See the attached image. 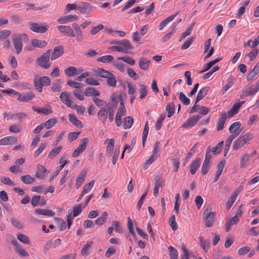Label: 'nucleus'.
<instances>
[{
  "instance_id": "f257e3e1",
  "label": "nucleus",
  "mask_w": 259,
  "mask_h": 259,
  "mask_svg": "<svg viewBox=\"0 0 259 259\" xmlns=\"http://www.w3.org/2000/svg\"><path fill=\"white\" fill-rule=\"evenodd\" d=\"M58 30L69 37H76V40L78 42H81L83 40V34L79 26L77 23H73L72 27L66 25H60L58 27Z\"/></svg>"
},
{
  "instance_id": "f03ea898",
  "label": "nucleus",
  "mask_w": 259,
  "mask_h": 259,
  "mask_svg": "<svg viewBox=\"0 0 259 259\" xmlns=\"http://www.w3.org/2000/svg\"><path fill=\"white\" fill-rule=\"evenodd\" d=\"M112 45H117L118 46H113L109 48V50L113 51H117L124 53H128V50L134 49V47L132 45L130 41L127 39L122 40H112L110 42Z\"/></svg>"
},
{
  "instance_id": "7ed1b4c3",
  "label": "nucleus",
  "mask_w": 259,
  "mask_h": 259,
  "mask_svg": "<svg viewBox=\"0 0 259 259\" xmlns=\"http://www.w3.org/2000/svg\"><path fill=\"white\" fill-rule=\"evenodd\" d=\"M51 52L52 51L50 49L47 50L40 57L36 59V62L38 66L45 69L50 68L51 64L49 61V59Z\"/></svg>"
},
{
  "instance_id": "20e7f679",
  "label": "nucleus",
  "mask_w": 259,
  "mask_h": 259,
  "mask_svg": "<svg viewBox=\"0 0 259 259\" xmlns=\"http://www.w3.org/2000/svg\"><path fill=\"white\" fill-rule=\"evenodd\" d=\"M215 212L211 211L209 207L206 208L203 213V220L205 223V226L210 228L214 223Z\"/></svg>"
},
{
  "instance_id": "39448f33",
  "label": "nucleus",
  "mask_w": 259,
  "mask_h": 259,
  "mask_svg": "<svg viewBox=\"0 0 259 259\" xmlns=\"http://www.w3.org/2000/svg\"><path fill=\"white\" fill-rule=\"evenodd\" d=\"M51 82L50 78L48 76H43L38 78H35L34 80V85L36 90L41 92L43 86H48Z\"/></svg>"
},
{
  "instance_id": "423d86ee",
  "label": "nucleus",
  "mask_w": 259,
  "mask_h": 259,
  "mask_svg": "<svg viewBox=\"0 0 259 259\" xmlns=\"http://www.w3.org/2000/svg\"><path fill=\"white\" fill-rule=\"evenodd\" d=\"M27 38V36L25 34L16 35L13 37V44L16 50V53L17 54H19L22 51L23 47V39L25 40Z\"/></svg>"
},
{
  "instance_id": "0eeeda50",
  "label": "nucleus",
  "mask_w": 259,
  "mask_h": 259,
  "mask_svg": "<svg viewBox=\"0 0 259 259\" xmlns=\"http://www.w3.org/2000/svg\"><path fill=\"white\" fill-rule=\"evenodd\" d=\"M48 26H40L37 23H31L30 29L37 33H44L48 31Z\"/></svg>"
},
{
  "instance_id": "6e6552de",
  "label": "nucleus",
  "mask_w": 259,
  "mask_h": 259,
  "mask_svg": "<svg viewBox=\"0 0 259 259\" xmlns=\"http://www.w3.org/2000/svg\"><path fill=\"white\" fill-rule=\"evenodd\" d=\"M200 116L199 115H194L192 117L188 119V120L184 123L182 125L183 127L184 128H190L196 124Z\"/></svg>"
},
{
  "instance_id": "1a4fd4ad",
  "label": "nucleus",
  "mask_w": 259,
  "mask_h": 259,
  "mask_svg": "<svg viewBox=\"0 0 259 259\" xmlns=\"http://www.w3.org/2000/svg\"><path fill=\"white\" fill-rule=\"evenodd\" d=\"M160 142L157 141L155 143L154 148L152 151V155L148 159V161H150V164L153 162L156 158L159 156V151Z\"/></svg>"
},
{
  "instance_id": "9d476101",
  "label": "nucleus",
  "mask_w": 259,
  "mask_h": 259,
  "mask_svg": "<svg viewBox=\"0 0 259 259\" xmlns=\"http://www.w3.org/2000/svg\"><path fill=\"white\" fill-rule=\"evenodd\" d=\"M93 6L88 3H82L77 7V9L82 14H89L92 11Z\"/></svg>"
},
{
  "instance_id": "9b49d317",
  "label": "nucleus",
  "mask_w": 259,
  "mask_h": 259,
  "mask_svg": "<svg viewBox=\"0 0 259 259\" xmlns=\"http://www.w3.org/2000/svg\"><path fill=\"white\" fill-rule=\"evenodd\" d=\"M64 53L63 47L62 46H56L53 50V52L51 57V60H54L60 56H61Z\"/></svg>"
},
{
  "instance_id": "f8f14e48",
  "label": "nucleus",
  "mask_w": 259,
  "mask_h": 259,
  "mask_svg": "<svg viewBox=\"0 0 259 259\" xmlns=\"http://www.w3.org/2000/svg\"><path fill=\"white\" fill-rule=\"evenodd\" d=\"M17 142V138L15 136H9L0 140V145H13Z\"/></svg>"
},
{
  "instance_id": "ddd939ff",
  "label": "nucleus",
  "mask_w": 259,
  "mask_h": 259,
  "mask_svg": "<svg viewBox=\"0 0 259 259\" xmlns=\"http://www.w3.org/2000/svg\"><path fill=\"white\" fill-rule=\"evenodd\" d=\"M227 119L226 113L225 112L222 113L221 116L218 118L217 124V130L220 131L224 128V124Z\"/></svg>"
},
{
  "instance_id": "4468645a",
  "label": "nucleus",
  "mask_w": 259,
  "mask_h": 259,
  "mask_svg": "<svg viewBox=\"0 0 259 259\" xmlns=\"http://www.w3.org/2000/svg\"><path fill=\"white\" fill-rule=\"evenodd\" d=\"M77 19V16L75 15H69L63 17H60L57 20V21L60 23H65L67 22H74Z\"/></svg>"
},
{
  "instance_id": "2eb2a0df",
  "label": "nucleus",
  "mask_w": 259,
  "mask_h": 259,
  "mask_svg": "<svg viewBox=\"0 0 259 259\" xmlns=\"http://www.w3.org/2000/svg\"><path fill=\"white\" fill-rule=\"evenodd\" d=\"M200 165V159L197 158L194 160L192 161L190 164V172L192 175L196 174L197 170Z\"/></svg>"
},
{
  "instance_id": "dca6fc26",
  "label": "nucleus",
  "mask_w": 259,
  "mask_h": 259,
  "mask_svg": "<svg viewBox=\"0 0 259 259\" xmlns=\"http://www.w3.org/2000/svg\"><path fill=\"white\" fill-rule=\"evenodd\" d=\"M108 117L107 109L105 107L102 108L98 113V118L102 123H105Z\"/></svg>"
},
{
  "instance_id": "f3484780",
  "label": "nucleus",
  "mask_w": 259,
  "mask_h": 259,
  "mask_svg": "<svg viewBox=\"0 0 259 259\" xmlns=\"http://www.w3.org/2000/svg\"><path fill=\"white\" fill-rule=\"evenodd\" d=\"M244 103V101L234 104L232 108L228 112V116L231 117L238 113V110L242 105Z\"/></svg>"
},
{
  "instance_id": "a211bd4d",
  "label": "nucleus",
  "mask_w": 259,
  "mask_h": 259,
  "mask_svg": "<svg viewBox=\"0 0 259 259\" xmlns=\"http://www.w3.org/2000/svg\"><path fill=\"white\" fill-rule=\"evenodd\" d=\"M87 175V172L85 170H82L79 174V176L76 179L75 186L76 189H78L81 184L83 183Z\"/></svg>"
},
{
  "instance_id": "6ab92c4d",
  "label": "nucleus",
  "mask_w": 259,
  "mask_h": 259,
  "mask_svg": "<svg viewBox=\"0 0 259 259\" xmlns=\"http://www.w3.org/2000/svg\"><path fill=\"white\" fill-rule=\"evenodd\" d=\"M179 14V12H177L175 14L170 15L168 16L167 18L163 20L159 25V29L160 30H162L165 26L167 25V24L172 21Z\"/></svg>"
},
{
  "instance_id": "aec40b11",
  "label": "nucleus",
  "mask_w": 259,
  "mask_h": 259,
  "mask_svg": "<svg viewBox=\"0 0 259 259\" xmlns=\"http://www.w3.org/2000/svg\"><path fill=\"white\" fill-rule=\"evenodd\" d=\"M209 90V88L208 87H205L202 88L198 92L195 100V104L203 99L208 93Z\"/></svg>"
},
{
  "instance_id": "412c9836",
  "label": "nucleus",
  "mask_w": 259,
  "mask_h": 259,
  "mask_svg": "<svg viewBox=\"0 0 259 259\" xmlns=\"http://www.w3.org/2000/svg\"><path fill=\"white\" fill-rule=\"evenodd\" d=\"M238 193L239 191L236 190L234 192H233L231 197L229 198V200L226 202V207L227 209L229 210L230 209L233 203L236 199L238 195Z\"/></svg>"
},
{
  "instance_id": "4be33fe9",
  "label": "nucleus",
  "mask_w": 259,
  "mask_h": 259,
  "mask_svg": "<svg viewBox=\"0 0 259 259\" xmlns=\"http://www.w3.org/2000/svg\"><path fill=\"white\" fill-rule=\"evenodd\" d=\"M35 213L39 215H47L49 217H53L55 214V212L52 210L40 208L36 209Z\"/></svg>"
},
{
  "instance_id": "5701e85b",
  "label": "nucleus",
  "mask_w": 259,
  "mask_h": 259,
  "mask_svg": "<svg viewBox=\"0 0 259 259\" xmlns=\"http://www.w3.org/2000/svg\"><path fill=\"white\" fill-rule=\"evenodd\" d=\"M150 61L146 58H141L139 61V66L140 68L147 70L150 66Z\"/></svg>"
},
{
  "instance_id": "b1692460",
  "label": "nucleus",
  "mask_w": 259,
  "mask_h": 259,
  "mask_svg": "<svg viewBox=\"0 0 259 259\" xmlns=\"http://www.w3.org/2000/svg\"><path fill=\"white\" fill-rule=\"evenodd\" d=\"M60 98L61 101L68 107L71 106V101L68 98L67 92H63L61 93Z\"/></svg>"
},
{
  "instance_id": "393cba45",
  "label": "nucleus",
  "mask_w": 259,
  "mask_h": 259,
  "mask_svg": "<svg viewBox=\"0 0 259 259\" xmlns=\"http://www.w3.org/2000/svg\"><path fill=\"white\" fill-rule=\"evenodd\" d=\"M84 94L87 97L99 96L100 94L99 91L93 87H89L85 89Z\"/></svg>"
},
{
  "instance_id": "a878e982",
  "label": "nucleus",
  "mask_w": 259,
  "mask_h": 259,
  "mask_svg": "<svg viewBox=\"0 0 259 259\" xmlns=\"http://www.w3.org/2000/svg\"><path fill=\"white\" fill-rule=\"evenodd\" d=\"M69 121L73 125H75L77 127H82V123L78 120L75 115L70 114L69 115Z\"/></svg>"
},
{
  "instance_id": "bb28decb",
  "label": "nucleus",
  "mask_w": 259,
  "mask_h": 259,
  "mask_svg": "<svg viewBox=\"0 0 259 259\" xmlns=\"http://www.w3.org/2000/svg\"><path fill=\"white\" fill-rule=\"evenodd\" d=\"M95 73L97 76L105 78H107L111 73L109 71L102 68H98L95 71Z\"/></svg>"
},
{
  "instance_id": "cd10ccee",
  "label": "nucleus",
  "mask_w": 259,
  "mask_h": 259,
  "mask_svg": "<svg viewBox=\"0 0 259 259\" xmlns=\"http://www.w3.org/2000/svg\"><path fill=\"white\" fill-rule=\"evenodd\" d=\"M37 171L35 174V176L37 178L44 179L45 175V174L47 172V169L42 165H38Z\"/></svg>"
},
{
  "instance_id": "c85d7f7f",
  "label": "nucleus",
  "mask_w": 259,
  "mask_h": 259,
  "mask_svg": "<svg viewBox=\"0 0 259 259\" xmlns=\"http://www.w3.org/2000/svg\"><path fill=\"white\" fill-rule=\"evenodd\" d=\"M239 221V219L236 216L233 217L230 220L228 221L226 223V232H228L231 229V226L233 225L236 224Z\"/></svg>"
},
{
  "instance_id": "c756f323",
  "label": "nucleus",
  "mask_w": 259,
  "mask_h": 259,
  "mask_svg": "<svg viewBox=\"0 0 259 259\" xmlns=\"http://www.w3.org/2000/svg\"><path fill=\"white\" fill-rule=\"evenodd\" d=\"M20 179L25 184H32L35 181V179L29 175L22 176L21 177Z\"/></svg>"
},
{
  "instance_id": "7c9ffc66",
  "label": "nucleus",
  "mask_w": 259,
  "mask_h": 259,
  "mask_svg": "<svg viewBox=\"0 0 259 259\" xmlns=\"http://www.w3.org/2000/svg\"><path fill=\"white\" fill-rule=\"evenodd\" d=\"M31 44L34 47L42 48L46 47L47 42L45 40H41L37 39H33L31 40Z\"/></svg>"
},
{
  "instance_id": "2f4dec72",
  "label": "nucleus",
  "mask_w": 259,
  "mask_h": 259,
  "mask_svg": "<svg viewBox=\"0 0 259 259\" xmlns=\"http://www.w3.org/2000/svg\"><path fill=\"white\" fill-rule=\"evenodd\" d=\"M32 109L38 113H42L45 115H48L52 113V110L51 109H48L46 108H36L35 106H32Z\"/></svg>"
},
{
  "instance_id": "473e14b6",
  "label": "nucleus",
  "mask_w": 259,
  "mask_h": 259,
  "mask_svg": "<svg viewBox=\"0 0 259 259\" xmlns=\"http://www.w3.org/2000/svg\"><path fill=\"white\" fill-rule=\"evenodd\" d=\"M65 73L68 76H72L78 74V71L75 67L71 66L65 70Z\"/></svg>"
},
{
  "instance_id": "72a5a7b5",
  "label": "nucleus",
  "mask_w": 259,
  "mask_h": 259,
  "mask_svg": "<svg viewBox=\"0 0 259 259\" xmlns=\"http://www.w3.org/2000/svg\"><path fill=\"white\" fill-rule=\"evenodd\" d=\"M169 251V256L171 259H178V252L177 250L172 246H169L168 247Z\"/></svg>"
},
{
  "instance_id": "f704fd0d",
  "label": "nucleus",
  "mask_w": 259,
  "mask_h": 259,
  "mask_svg": "<svg viewBox=\"0 0 259 259\" xmlns=\"http://www.w3.org/2000/svg\"><path fill=\"white\" fill-rule=\"evenodd\" d=\"M234 77L232 75H231L227 79V83L225 84L223 89V92H226L228 91L231 87H232L234 84Z\"/></svg>"
},
{
  "instance_id": "c9c22d12",
  "label": "nucleus",
  "mask_w": 259,
  "mask_h": 259,
  "mask_svg": "<svg viewBox=\"0 0 259 259\" xmlns=\"http://www.w3.org/2000/svg\"><path fill=\"white\" fill-rule=\"evenodd\" d=\"M67 157L68 155L66 153H64L61 157L59 161V163L61 164V165L59 166V168L58 169L60 171L63 168L66 164L68 163L69 161L67 160Z\"/></svg>"
},
{
  "instance_id": "e433bc0d",
  "label": "nucleus",
  "mask_w": 259,
  "mask_h": 259,
  "mask_svg": "<svg viewBox=\"0 0 259 259\" xmlns=\"http://www.w3.org/2000/svg\"><path fill=\"white\" fill-rule=\"evenodd\" d=\"M245 144V142H244L240 137L234 142L233 146V149L234 150H237L242 147Z\"/></svg>"
},
{
  "instance_id": "4c0bfd02",
  "label": "nucleus",
  "mask_w": 259,
  "mask_h": 259,
  "mask_svg": "<svg viewBox=\"0 0 259 259\" xmlns=\"http://www.w3.org/2000/svg\"><path fill=\"white\" fill-rule=\"evenodd\" d=\"M133 118L131 116H127L124 118L123 127L124 129L130 128L133 124Z\"/></svg>"
},
{
  "instance_id": "58836bf2",
  "label": "nucleus",
  "mask_w": 259,
  "mask_h": 259,
  "mask_svg": "<svg viewBox=\"0 0 259 259\" xmlns=\"http://www.w3.org/2000/svg\"><path fill=\"white\" fill-rule=\"evenodd\" d=\"M108 213L105 211L102 213V215L98 218L96 221L95 223L98 225H102L104 222L107 220Z\"/></svg>"
},
{
  "instance_id": "ea45409f",
  "label": "nucleus",
  "mask_w": 259,
  "mask_h": 259,
  "mask_svg": "<svg viewBox=\"0 0 259 259\" xmlns=\"http://www.w3.org/2000/svg\"><path fill=\"white\" fill-rule=\"evenodd\" d=\"M55 220L58 221L57 227L59 230L60 231L64 230L67 226L66 222L63 220L59 218H55Z\"/></svg>"
},
{
  "instance_id": "a19ab883",
  "label": "nucleus",
  "mask_w": 259,
  "mask_h": 259,
  "mask_svg": "<svg viewBox=\"0 0 259 259\" xmlns=\"http://www.w3.org/2000/svg\"><path fill=\"white\" fill-rule=\"evenodd\" d=\"M62 147L58 146L53 149L49 153L48 157L53 158L57 156L61 151Z\"/></svg>"
},
{
  "instance_id": "79ce46f5",
  "label": "nucleus",
  "mask_w": 259,
  "mask_h": 259,
  "mask_svg": "<svg viewBox=\"0 0 259 259\" xmlns=\"http://www.w3.org/2000/svg\"><path fill=\"white\" fill-rule=\"evenodd\" d=\"M107 84L110 87H115L117 81L116 79L115 76L113 74L111 73L110 75L107 78Z\"/></svg>"
},
{
  "instance_id": "37998d69",
  "label": "nucleus",
  "mask_w": 259,
  "mask_h": 259,
  "mask_svg": "<svg viewBox=\"0 0 259 259\" xmlns=\"http://www.w3.org/2000/svg\"><path fill=\"white\" fill-rule=\"evenodd\" d=\"M93 244V241H88L87 243L83 246V248L81 250V255L83 256H87L89 254L88 252V249Z\"/></svg>"
},
{
  "instance_id": "c03bdc74",
  "label": "nucleus",
  "mask_w": 259,
  "mask_h": 259,
  "mask_svg": "<svg viewBox=\"0 0 259 259\" xmlns=\"http://www.w3.org/2000/svg\"><path fill=\"white\" fill-rule=\"evenodd\" d=\"M34 97V95L32 93H28L24 96L22 95L21 98L19 99V101L21 102H27L32 100Z\"/></svg>"
},
{
  "instance_id": "a18cd8bd",
  "label": "nucleus",
  "mask_w": 259,
  "mask_h": 259,
  "mask_svg": "<svg viewBox=\"0 0 259 259\" xmlns=\"http://www.w3.org/2000/svg\"><path fill=\"white\" fill-rule=\"evenodd\" d=\"M168 223L172 229L174 231H176L178 229V225L176 222V218L175 214H172L170 216L168 220Z\"/></svg>"
},
{
  "instance_id": "49530a36",
  "label": "nucleus",
  "mask_w": 259,
  "mask_h": 259,
  "mask_svg": "<svg viewBox=\"0 0 259 259\" xmlns=\"http://www.w3.org/2000/svg\"><path fill=\"white\" fill-rule=\"evenodd\" d=\"M114 146V140L113 139H110L109 142L107 147V155L110 157L111 155V151L113 150Z\"/></svg>"
},
{
  "instance_id": "de8ad7c7",
  "label": "nucleus",
  "mask_w": 259,
  "mask_h": 259,
  "mask_svg": "<svg viewBox=\"0 0 259 259\" xmlns=\"http://www.w3.org/2000/svg\"><path fill=\"white\" fill-rule=\"evenodd\" d=\"M57 122V120L55 118H52L46 121L44 124V127L49 129L54 126Z\"/></svg>"
},
{
  "instance_id": "09e8293b",
  "label": "nucleus",
  "mask_w": 259,
  "mask_h": 259,
  "mask_svg": "<svg viewBox=\"0 0 259 259\" xmlns=\"http://www.w3.org/2000/svg\"><path fill=\"white\" fill-rule=\"evenodd\" d=\"M2 92L5 94H13L15 96H17L18 97V100L19 101V99L21 98L22 95L21 93L16 92L13 89H8L7 90H3L2 91Z\"/></svg>"
},
{
  "instance_id": "8fccbe9b",
  "label": "nucleus",
  "mask_w": 259,
  "mask_h": 259,
  "mask_svg": "<svg viewBox=\"0 0 259 259\" xmlns=\"http://www.w3.org/2000/svg\"><path fill=\"white\" fill-rule=\"evenodd\" d=\"M176 202L174 206V210L176 211V213L177 214L179 213V208L180 206V202H181V199H180V195L179 193H178L175 197Z\"/></svg>"
},
{
  "instance_id": "3c124183",
  "label": "nucleus",
  "mask_w": 259,
  "mask_h": 259,
  "mask_svg": "<svg viewBox=\"0 0 259 259\" xmlns=\"http://www.w3.org/2000/svg\"><path fill=\"white\" fill-rule=\"evenodd\" d=\"M166 111H168L167 116L170 117L174 114L175 111V104L173 102L168 104L166 107Z\"/></svg>"
},
{
  "instance_id": "603ef678",
  "label": "nucleus",
  "mask_w": 259,
  "mask_h": 259,
  "mask_svg": "<svg viewBox=\"0 0 259 259\" xmlns=\"http://www.w3.org/2000/svg\"><path fill=\"white\" fill-rule=\"evenodd\" d=\"M11 33L10 30H0V41H3L9 37Z\"/></svg>"
},
{
  "instance_id": "864d4df0",
  "label": "nucleus",
  "mask_w": 259,
  "mask_h": 259,
  "mask_svg": "<svg viewBox=\"0 0 259 259\" xmlns=\"http://www.w3.org/2000/svg\"><path fill=\"white\" fill-rule=\"evenodd\" d=\"M89 141V140L87 138H84L82 139L80 141V143L78 147L77 148L81 152L84 151L86 149L87 144Z\"/></svg>"
},
{
  "instance_id": "5fc2aeb1",
  "label": "nucleus",
  "mask_w": 259,
  "mask_h": 259,
  "mask_svg": "<svg viewBox=\"0 0 259 259\" xmlns=\"http://www.w3.org/2000/svg\"><path fill=\"white\" fill-rule=\"evenodd\" d=\"M210 166V163L203 162L201 167V174L203 176L205 175L209 171Z\"/></svg>"
},
{
  "instance_id": "6e6d98bb",
  "label": "nucleus",
  "mask_w": 259,
  "mask_h": 259,
  "mask_svg": "<svg viewBox=\"0 0 259 259\" xmlns=\"http://www.w3.org/2000/svg\"><path fill=\"white\" fill-rule=\"evenodd\" d=\"M113 60V57L111 55H106L99 58L98 61L102 63H109Z\"/></svg>"
},
{
  "instance_id": "4d7b16f0",
  "label": "nucleus",
  "mask_w": 259,
  "mask_h": 259,
  "mask_svg": "<svg viewBox=\"0 0 259 259\" xmlns=\"http://www.w3.org/2000/svg\"><path fill=\"white\" fill-rule=\"evenodd\" d=\"M17 238L20 242L24 244H29L30 243L28 237L25 235L21 233L18 234L17 235Z\"/></svg>"
},
{
  "instance_id": "13d9d810",
  "label": "nucleus",
  "mask_w": 259,
  "mask_h": 259,
  "mask_svg": "<svg viewBox=\"0 0 259 259\" xmlns=\"http://www.w3.org/2000/svg\"><path fill=\"white\" fill-rule=\"evenodd\" d=\"M117 59L122 60L131 65H134L135 64V60L132 58L128 56L118 57Z\"/></svg>"
},
{
  "instance_id": "bf43d9fd",
  "label": "nucleus",
  "mask_w": 259,
  "mask_h": 259,
  "mask_svg": "<svg viewBox=\"0 0 259 259\" xmlns=\"http://www.w3.org/2000/svg\"><path fill=\"white\" fill-rule=\"evenodd\" d=\"M241 126V123L239 121H236L232 124L229 127V130L230 133H234L239 129Z\"/></svg>"
},
{
  "instance_id": "052dcab7",
  "label": "nucleus",
  "mask_w": 259,
  "mask_h": 259,
  "mask_svg": "<svg viewBox=\"0 0 259 259\" xmlns=\"http://www.w3.org/2000/svg\"><path fill=\"white\" fill-rule=\"evenodd\" d=\"M242 131V130H240L239 132H235L234 133H232V134L227 139V140L226 141V145L227 146L228 145H231V144L232 142V141L236 138L240 133V132Z\"/></svg>"
},
{
  "instance_id": "680f3d73",
  "label": "nucleus",
  "mask_w": 259,
  "mask_h": 259,
  "mask_svg": "<svg viewBox=\"0 0 259 259\" xmlns=\"http://www.w3.org/2000/svg\"><path fill=\"white\" fill-rule=\"evenodd\" d=\"M140 87V98L142 99L147 96L148 94V91L147 90L146 86L144 84H141Z\"/></svg>"
},
{
  "instance_id": "e2e57ef3",
  "label": "nucleus",
  "mask_w": 259,
  "mask_h": 259,
  "mask_svg": "<svg viewBox=\"0 0 259 259\" xmlns=\"http://www.w3.org/2000/svg\"><path fill=\"white\" fill-rule=\"evenodd\" d=\"M82 211V207H81V204H79L77 206H75L73 208V211L72 212L73 213L72 214V216L73 217H76Z\"/></svg>"
},
{
  "instance_id": "0e129e2a",
  "label": "nucleus",
  "mask_w": 259,
  "mask_h": 259,
  "mask_svg": "<svg viewBox=\"0 0 259 259\" xmlns=\"http://www.w3.org/2000/svg\"><path fill=\"white\" fill-rule=\"evenodd\" d=\"M95 181L94 180L91 181L89 183L87 184L83 187L82 192L83 193L87 194L89 192L94 186Z\"/></svg>"
},
{
  "instance_id": "69168bd1",
  "label": "nucleus",
  "mask_w": 259,
  "mask_h": 259,
  "mask_svg": "<svg viewBox=\"0 0 259 259\" xmlns=\"http://www.w3.org/2000/svg\"><path fill=\"white\" fill-rule=\"evenodd\" d=\"M175 32H176V30L175 29V26H174L171 28L170 31L169 33L166 34L162 37V41L165 42V41H167L169 39H170V38L171 37L172 35L173 34H174L175 33Z\"/></svg>"
},
{
  "instance_id": "338daca9",
  "label": "nucleus",
  "mask_w": 259,
  "mask_h": 259,
  "mask_svg": "<svg viewBox=\"0 0 259 259\" xmlns=\"http://www.w3.org/2000/svg\"><path fill=\"white\" fill-rule=\"evenodd\" d=\"M179 99L183 103V104L185 105H188L190 103V99L188 98H187L183 92H181L180 93Z\"/></svg>"
},
{
  "instance_id": "774afa93",
  "label": "nucleus",
  "mask_w": 259,
  "mask_h": 259,
  "mask_svg": "<svg viewBox=\"0 0 259 259\" xmlns=\"http://www.w3.org/2000/svg\"><path fill=\"white\" fill-rule=\"evenodd\" d=\"M93 101L96 104L97 106L98 107H100L103 106L104 105H106L107 107L108 106L106 101L101 100L100 99H99L97 98H94L93 99Z\"/></svg>"
}]
</instances>
